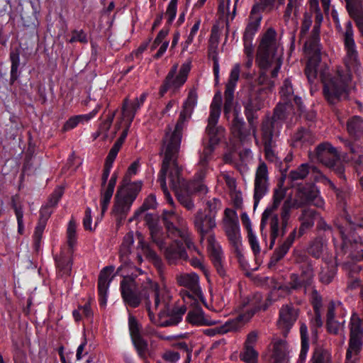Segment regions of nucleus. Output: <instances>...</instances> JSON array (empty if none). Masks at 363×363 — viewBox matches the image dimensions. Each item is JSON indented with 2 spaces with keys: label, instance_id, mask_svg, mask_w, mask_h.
I'll use <instances>...</instances> for the list:
<instances>
[{
  "label": "nucleus",
  "instance_id": "obj_17",
  "mask_svg": "<svg viewBox=\"0 0 363 363\" xmlns=\"http://www.w3.org/2000/svg\"><path fill=\"white\" fill-rule=\"evenodd\" d=\"M151 293L153 294L155 310L159 309L160 306L162 307L159 312L160 319H162L164 315L168 314L169 308L172 307L171 305L172 297L166 288H161L158 283L152 280L149 287V295Z\"/></svg>",
  "mask_w": 363,
  "mask_h": 363
},
{
  "label": "nucleus",
  "instance_id": "obj_18",
  "mask_svg": "<svg viewBox=\"0 0 363 363\" xmlns=\"http://www.w3.org/2000/svg\"><path fill=\"white\" fill-rule=\"evenodd\" d=\"M268 169L264 162H261L256 171L254 189V208L255 209L261 200L268 192Z\"/></svg>",
  "mask_w": 363,
  "mask_h": 363
},
{
  "label": "nucleus",
  "instance_id": "obj_32",
  "mask_svg": "<svg viewBox=\"0 0 363 363\" xmlns=\"http://www.w3.org/2000/svg\"><path fill=\"white\" fill-rule=\"evenodd\" d=\"M186 307H171L168 314L164 315L163 318L168 317L169 318L164 320L159 318L157 325L160 327H169L177 325L181 322L183 315L186 313Z\"/></svg>",
  "mask_w": 363,
  "mask_h": 363
},
{
  "label": "nucleus",
  "instance_id": "obj_12",
  "mask_svg": "<svg viewBox=\"0 0 363 363\" xmlns=\"http://www.w3.org/2000/svg\"><path fill=\"white\" fill-rule=\"evenodd\" d=\"M140 191V185L133 184L128 188L125 196L121 197V191L116 192L113 212L116 216L117 225H121L123 220L125 219L132 203L135 200Z\"/></svg>",
  "mask_w": 363,
  "mask_h": 363
},
{
  "label": "nucleus",
  "instance_id": "obj_13",
  "mask_svg": "<svg viewBox=\"0 0 363 363\" xmlns=\"http://www.w3.org/2000/svg\"><path fill=\"white\" fill-rule=\"evenodd\" d=\"M350 340L349 346L347 350L346 356L357 357L362 349L363 345V329L362 321L358 315L352 314L350 323Z\"/></svg>",
  "mask_w": 363,
  "mask_h": 363
},
{
  "label": "nucleus",
  "instance_id": "obj_33",
  "mask_svg": "<svg viewBox=\"0 0 363 363\" xmlns=\"http://www.w3.org/2000/svg\"><path fill=\"white\" fill-rule=\"evenodd\" d=\"M222 104V96L220 91H218L214 95L213 101L211 105L210 115L208 118V130H211L212 127H219L217 125L220 115V108Z\"/></svg>",
  "mask_w": 363,
  "mask_h": 363
},
{
  "label": "nucleus",
  "instance_id": "obj_38",
  "mask_svg": "<svg viewBox=\"0 0 363 363\" xmlns=\"http://www.w3.org/2000/svg\"><path fill=\"white\" fill-rule=\"evenodd\" d=\"M142 105L138 103V100L134 99L133 102H129L128 99H125L123 104L122 112L123 116L126 118L128 125H130L134 119L137 111Z\"/></svg>",
  "mask_w": 363,
  "mask_h": 363
},
{
  "label": "nucleus",
  "instance_id": "obj_30",
  "mask_svg": "<svg viewBox=\"0 0 363 363\" xmlns=\"http://www.w3.org/2000/svg\"><path fill=\"white\" fill-rule=\"evenodd\" d=\"M214 236L211 235L208 240L211 244L209 255L211 260L216 268L217 273L221 277L226 276V272L223 264V252L219 247H216L212 242L214 241Z\"/></svg>",
  "mask_w": 363,
  "mask_h": 363
},
{
  "label": "nucleus",
  "instance_id": "obj_40",
  "mask_svg": "<svg viewBox=\"0 0 363 363\" xmlns=\"http://www.w3.org/2000/svg\"><path fill=\"white\" fill-rule=\"evenodd\" d=\"M177 283L196 293L199 289V276L196 274H184L177 277Z\"/></svg>",
  "mask_w": 363,
  "mask_h": 363
},
{
  "label": "nucleus",
  "instance_id": "obj_4",
  "mask_svg": "<svg viewBox=\"0 0 363 363\" xmlns=\"http://www.w3.org/2000/svg\"><path fill=\"white\" fill-rule=\"evenodd\" d=\"M151 279H147L140 285L130 276L124 277L120 284L121 292L124 302L130 307L137 308L142 301L149 299V287Z\"/></svg>",
  "mask_w": 363,
  "mask_h": 363
},
{
  "label": "nucleus",
  "instance_id": "obj_50",
  "mask_svg": "<svg viewBox=\"0 0 363 363\" xmlns=\"http://www.w3.org/2000/svg\"><path fill=\"white\" fill-rule=\"evenodd\" d=\"M132 342L140 357L146 359L149 351L147 341L143 336H139L133 338Z\"/></svg>",
  "mask_w": 363,
  "mask_h": 363
},
{
  "label": "nucleus",
  "instance_id": "obj_20",
  "mask_svg": "<svg viewBox=\"0 0 363 363\" xmlns=\"http://www.w3.org/2000/svg\"><path fill=\"white\" fill-rule=\"evenodd\" d=\"M163 223L166 228L167 233L169 236L180 237L184 239V241L189 250H194L199 253L194 243L187 237H185L184 233L175 225V221L177 220V215L173 211H164L162 215Z\"/></svg>",
  "mask_w": 363,
  "mask_h": 363
},
{
  "label": "nucleus",
  "instance_id": "obj_47",
  "mask_svg": "<svg viewBox=\"0 0 363 363\" xmlns=\"http://www.w3.org/2000/svg\"><path fill=\"white\" fill-rule=\"evenodd\" d=\"M300 333L301 338V349L299 354V359L301 361H304L309 348L308 328L305 323H302L301 325Z\"/></svg>",
  "mask_w": 363,
  "mask_h": 363
},
{
  "label": "nucleus",
  "instance_id": "obj_19",
  "mask_svg": "<svg viewBox=\"0 0 363 363\" xmlns=\"http://www.w3.org/2000/svg\"><path fill=\"white\" fill-rule=\"evenodd\" d=\"M206 133L209 138L206 144L203 143L204 148L200 156L199 162L203 166L206 165L210 160L215 146L220 143L221 138L224 135L225 129L222 126H219L212 127L211 130H208V126L207 125Z\"/></svg>",
  "mask_w": 363,
  "mask_h": 363
},
{
  "label": "nucleus",
  "instance_id": "obj_25",
  "mask_svg": "<svg viewBox=\"0 0 363 363\" xmlns=\"http://www.w3.org/2000/svg\"><path fill=\"white\" fill-rule=\"evenodd\" d=\"M50 208L51 207L45 204L40 211V218L33 234V246L35 250L37 252L40 250L42 235L45 228L47 221L52 213Z\"/></svg>",
  "mask_w": 363,
  "mask_h": 363
},
{
  "label": "nucleus",
  "instance_id": "obj_24",
  "mask_svg": "<svg viewBox=\"0 0 363 363\" xmlns=\"http://www.w3.org/2000/svg\"><path fill=\"white\" fill-rule=\"evenodd\" d=\"M315 155L318 160L327 167L340 159L336 149L329 143L319 144L315 148Z\"/></svg>",
  "mask_w": 363,
  "mask_h": 363
},
{
  "label": "nucleus",
  "instance_id": "obj_44",
  "mask_svg": "<svg viewBox=\"0 0 363 363\" xmlns=\"http://www.w3.org/2000/svg\"><path fill=\"white\" fill-rule=\"evenodd\" d=\"M289 281L287 284L281 286L279 289H281L287 293H291L292 291H297L301 288H304L305 292L308 286L301 280L298 274L293 273L290 275Z\"/></svg>",
  "mask_w": 363,
  "mask_h": 363
},
{
  "label": "nucleus",
  "instance_id": "obj_5",
  "mask_svg": "<svg viewBox=\"0 0 363 363\" xmlns=\"http://www.w3.org/2000/svg\"><path fill=\"white\" fill-rule=\"evenodd\" d=\"M331 16L335 24L338 33L342 34L344 47L346 50V55L345 57V66L348 68H354L359 64V60L354 39L352 23L350 21H348L345 24V29L343 30L340 25L337 12L333 10Z\"/></svg>",
  "mask_w": 363,
  "mask_h": 363
},
{
  "label": "nucleus",
  "instance_id": "obj_11",
  "mask_svg": "<svg viewBox=\"0 0 363 363\" xmlns=\"http://www.w3.org/2000/svg\"><path fill=\"white\" fill-rule=\"evenodd\" d=\"M191 115L186 111H182L174 128L172 129L169 125L167 126L162 140V148H167L168 151L172 149L174 151L180 150L184 123L187 118H190Z\"/></svg>",
  "mask_w": 363,
  "mask_h": 363
},
{
  "label": "nucleus",
  "instance_id": "obj_52",
  "mask_svg": "<svg viewBox=\"0 0 363 363\" xmlns=\"http://www.w3.org/2000/svg\"><path fill=\"white\" fill-rule=\"evenodd\" d=\"M140 244L142 245V248L145 253L147 258L151 261L157 269H160L162 266L161 258L154 250L150 249L148 245H146L143 242H140Z\"/></svg>",
  "mask_w": 363,
  "mask_h": 363
},
{
  "label": "nucleus",
  "instance_id": "obj_16",
  "mask_svg": "<svg viewBox=\"0 0 363 363\" xmlns=\"http://www.w3.org/2000/svg\"><path fill=\"white\" fill-rule=\"evenodd\" d=\"M260 309L261 306H255L246 313L239 315L235 318L228 320L224 325L214 328L206 329L203 333L208 336H214L216 334H225L230 331L237 330Z\"/></svg>",
  "mask_w": 363,
  "mask_h": 363
},
{
  "label": "nucleus",
  "instance_id": "obj_29",
  "mask_svg": "<svg viewBox=\"0 0 363 363\" xmlns=\"http://www.w3.org/2000/svg\"><path fill=\"white\" fill-rule=\"evenodd\" d=\"M296 236V228H294L287 236L285 240L275 249L272 256L270 258L269 264L270 266L276 265V264L285 256L292 245L293 242H294Z\"/></svg>",
  "mask_w": 363,
  "mask_h": 363
},
{
  "label": "nucleus",
  "instance_id": "obj_26",
  "mask_svg": "<svg viewBox=\"0 0 363 363\" xmlns=\"http://www.w3.org/2000/svg\"><path fill=\"white\" fill-rule=\"evenodd\" d=\"M113 266L105 267L101 272L98 278L99 301L101 306L106 304V294L111 280H108L109 275L114 271Z\"/></svg>",
  "mask_w": 363,
  "mask_h": 363
},
{
  "label": "nucleus",
  "instance_id": "obj_60",
  "mask_svg": "<svg viewBox=\"0 0 363 363\" xmlns=\"http://www.w3.org/2000/svg\"><path fill=\"white\" fill-rule=\"evenodd\" d=\"M323 243L320 239L316 238L311 242L308 252L312 257L318 259L320 257L323 253Z\"/></svg>",
  "mask_w": 363,
  "mask_h": 363
},
{
  "label": "nucleus",
  "instance_id": "obj_63",
  "mask_svg": "<svg viewBox=\"0 0 363 363\" xmlns=\"http://www.w3.org/2000/svg\"><path fill=\"white\" fill-rule=\"evenodd\" d=\"M240 72V64H235L230 72V77L225 85V88L235 89L236 83L239 79Z\"/></svg>",
  "mask_w": 363,
  "mask_h": 363
},
{
  "label": "nucleus",
  "instance_id": "obj_28",
  "mask_svg": "<svg viewBox=\"0 0 363 363\" xmlns=\"http://www.w3.org/2000/svg\"><path fill=\"white\" fill-rule=\"evenodd\" d=\"M296 236V228H294L287 236L285 240L275 249L272 256L270 258L269 264L270 266L276 265V264L285 256L292 245L293 242H294Z\"/></svg>",
  "mask_w": 363,
  "mask_h": 363
},
{
  "label": "nucleus",
  "instance_id": "obj_27",
  "mask_svg": "<svg viewBox=\"0 0 363 363\" xmlns=\"http://www.w3.org/2000/svg\"><path fill=\"white\" fill-rule=\"evenodd\" d=\"M256 127V123L253 128L250 127L248 123L247 126L242 118L238 117V113H235V117L232 122L231 132L235 138H238L240 142L245 141L247 137L250 135L251 130L253 131Z\"/></svg>",
  "mask_w": 363,
  "mask_h": 363
},
{
  "label": "nucleus",
  "instance_id": "obj_42",
  "mask_svg": "<svg viewBox=\"0 0 363 363\" xmlns=\"http://www.w3.org/2000/svg\"><path fill=\"white\" fill-rule=\"evenodd\" d=\"M286 357V342L279 340L274 343L272 357L274 363H285Z\"/></svg>",
  "mask_w": 363,
  "mask_h": 363
},
{
  "label": "nucleus",
  "instance_id": "obj_36",
  "mask_svg": "<svg viewBox=\"0 0 363 363\" xmlns=\"http://www.w3.org/2000/svg\"><path fill=\"white\" fill-rule=\"evenodd\" d=\"M349 134L354 138L363 136V118L358 116L350 118L347 123Z\"/></svg>",
  "mask_w": 363,
  "mask_h": 363
},
{
  "label": "nucleus",
  "instance_id": "obj_10",
  "mask_svg": "<svg viewBox=\"0 0 363 363\" xmlns=\"http://www.w3.org/2000/svg\"><path fill=\"white\" fill-rule=\"evenodd\" d=\"M277 33L274 29H267L262 36L257 50V61L262 69L270 67L274 58Z\"/></svg>",
  "mask_w": 363,
  "mask_h": 363
},
{
  "label": "nucleus",
  "instance_id": "obj_34",
  "mask_svg": "<svg viewBox=\"0 0 363 363\" xmlns=\"http://www.w3.org/2000/svg\"><path fill=\"white\" fill-rule=\"evenodd\" d=\"M225 232L233 248L241 246L239 223L230 220L229 223L225 224Z\"/></svg>",
  "mask_w": 363,
  "mask_h": 363
},
{
  "label": "nucleus",
  "instance_id": "obj_14",
  "mask_svg": "<svg viewBox=\"0 0 363 363\" xmlns=\"http://www.w3.org/2000/svg\"><path fill=\"white\" fill-rule=\"evenodd\" d=\"M190 69V63H184L181 66L179 74L175 77L177 72V65H173L160 88L159 94L160 96H163L167 90L172 87L175 89L181 87L186 82Z\"/></svg>",
  "mask_w": 363,
  "mask_h": 363
},
{
  "label": "nucleus",
  "instance_id": "obj_46",
  "mask_svg": "<svg viewBox=\"0 0 363 363\" xmlns=\"http://www.w3.org/2000/svg\"><path fill=\"white\" fill-rule=\"evenodd\" d=\"M156 206H157V202H156V196L154 194H150L144 201L143 203L142 204V206L134 213V215L133 217H131L129 220H128V222L129 223H131L133 222V220H135L138 219V218L139 217V216L149 210V209H154L156 208Z\"/></svg>",
  "mask_w": 363,
  "mask_h": 363
},
{
  "label": "nucleus",
  "instance_id": "obj_41",
  "mask_svg": "<svg viewBox=\"0 0 363 363\" xmlns=\"http://www.w3.org/2000/svg\"><path fill=\"white\" fill-rule=\"evenodd\" d=\"M345 8L350 16L354 21L363 17V6L362 0H345Z\"/></svg>",
  "mask_w": 363,
  "mask_h": 363
},
{
  "label": "nucleus",
  "instance_id": "obj_56",
  "mask_svg": "<svg viewBox=\"0 0 363 363\" xmlns=\"http://www.w3.org/2000/svg\"><path fill=\"white\" fill-rule=\"evenodd\" d=\"M197 93L196 89H193L189 92L188 97L183 104L182 111H186L191 114L194 106L197 103Z\"/></svg>",
  "mask_w": 363,
  "mask_h": 363
},
{
  "label": "nucleus",
  "instance_id": "obj_58",
  "mask_svg": "<svg viewBox=\"0 0 363 363\" xmlns=\"http://www.w3.org/2000/svg\"><path fill=\"white\" fill-rule=\"evenodd\" d=\"M309 173V165L306 163L301 164L297 169L293 170L289 174L291 181L303 179Z\"/></svg>",
  "mask_w": 363,
  "mask_h": 363
},
{
  "label": "nucleus",
  "instance_id": "obj_3",
  "mask_svg": "<svg viewBox=\"0 0 363 363\" xmlns=\"http://www.w3.org/2000/svg\"><path fill=\"white\" fill-rule=\"evenodd\" d=\"M179 150H170L168 151L167 148H161L160 155H164V159L162 163V167L160 171V176L158 181L162 184V179L164 178V181L166 182V177L167 172L169 169L170 164H172V168L170 169L169 173V178L170 179V185L173 191L178 190L186 185L189 182H186L185 179L182 177L181 173L182 169L179 166L177 159L179 156Z\"/></svg>",
  "mask_w": 363,
  "mask_h": 363
},
{
  "label": "nucleus",
  "instance_id": "obj_15",
  "mask_svg": "<svg viewBox=\"0 0 363 363\" xmlns=\"http://www.w3.org/2000/svg\"><path fill=\"white\" fill-rule=\"evenodd\" d=\"M207 192V186L199 182H190L185 187L174 191L179 203L188 211H192L194 208L195 206L191 198L194 194H206Z\"/></svg>",
  "mask_w": 363,
  "mask_h": 363
},
{
  "label": "nucleus",
  "instance_id": "obj_54",
  "mask_svg": "<svg viewBox=\"0 0 363 363\" xmlns=\"http://www.w3.org/2000/svg\"><path fill=\"white\" fill-rule=\"evenodd\" d=\"M234 91L235 89H231L230 88H225L224 92V106H223V112L225 115L229 114L233 108L234 106Z\"/></svg>",
  "mask_w": 363,
  "mask_h": 363
},
{
  "label": "nucleus",
  "instance_id": "obj_45",
  "mask_svg": "<svg viewBox=\"0 0 363 363\" xmlns=\"http://www.w3.org/2000/svg\"><path fill=\"white\" fill-rule=\"evenodd\" d=\"M250 18L253 20L247 24L243 35V39L252 40L255 34L259 27L262 20L261 14H250Z\"/></svg>",
  "mask_w": 363,
  "mask_h": 363
},
{
  "label": "nucleus",
  "instance_id": "obj_43",
  "mask_svg": "<svg viewBox=\"0 0 363 363\" xmlns=\"http://www.w3.org/2000/svg\"><path fill=\"white\" fill-rule=\"evenodd\" d=\"M11 62L10 84H13L18 78V70L20 65V50L15 48L10 52Z\"/></svg>",
  "mask_w": 363,
  "mask_h": 363
},
{
  "label": "nucleus",
  "instance_id": "obj_22",
  "mask_svg": "<svg viewBox=\"0 0 363 363\" xmlns=\"http://www.w3.org/2000/svg\"><path fill=\"white\" fill-rule=\"evenodd\" d=\"M194 224L201 236V241L204 239L205 235L211 233L216 226V218L206 214L201 209L195 214Z\"/></svg>",
  "mask_w": 363,
  "mask_h": 363
},
{
  "label": "nucleus",
  "instance_id": "obj_35",
  "mask_svg": "<svg viewBox=\"0 0 363 363\" xmlns=\"http://www.w3.org/2000/svg\"><path fill=\"white\" fill-rule=\"evenodd\" d=\"M186 319L190 323L198 325H213L218 323L217 321L207 319L204 316V313L201 308H196L195 310L190 311L188 313Z\"/></svg>",
  "mask_w": 363,
  "mask_h": 363
},
{
  "label": "nucleus",
  "instance_id": "obj_6",
  "mask_svg": "<svg viewBox=\"0 0 363 363\" xmlns=\"http://www.w3.org/2000/svg\"><path fill=\"white\" fill-rule=\"evenodd\" d=\"M291 212L290 201H284L280 214L278 215L274 212L268 218V220L269 219V249L273 248L278 238H282L285 235L290 223Z\"/></svg>",
  "mask_w": 363,
  "mask_h": 363
},
{
  "label": "nucleus",
  "instance_id": "obj_9",
  "mask_svg": "<svg viewBox=\"0 0 363 363\" xmlns=\"http://www.w3.org/2000/svg\"><path fill=\"white\" fill-rule=\"evenodd\" d=\"M265 90V88L255 89L251 86L247 98L242 101L245 117L252 128L257 123V112L264 107V96L263 93Z\"/></svg>",
  "mask_w": 363,
  "mask_h": 363
},
{
  "label": "nucleus",
  "instance_id": "obj_8",
  "mask_svg": "<svg viewBox=\"0 0 363 363\" xmlns=\"http://www.w3.org/2000/svg\"><path fill=\"white\" fill-rule=\"evenodd\" d=\"M292 102L278 103L273 110L272 116H267L262 122L261 132L278 135L283 123L287 119L292 108Z\"/></svg>",
  "mask_w": 363,
  "mask_h": 363
},
{
  "label": "nucleus",
  "instance_id": "obj_7",
  "mask_svg": "<svg viewBox=\"0 0 363 363\" xmlns=\"http://www.w3.org/2000/svg\"><path fill=\"white\" fill-rule=\"evenodd\" d=\"M284 201H290L291 210L308 205L322 208L324 205V201L319 195L317 186L313 183L298 185L296 199H293L291 196H289Z\"/></svg>",
  "mask_w": 363,
  "mask_h": 363
},
{
  "label": "nucleus",
  "instance_id": "obj_31",
  "mask_svg": "<svg viewBox=\"0 0 363 363\" xmlns=\"http://www.w3.org/2000/svg\"><path fill=\"white\" fill-rule=\"evenodd\" d=\"M318 213L312 208H306L301 211V214L298 218L301 225L298 229V236H302L306 230L311 228L314 225V222Z\"/></svg>",
  "mask_w": 363,
  "mask_h": 363
},
{
  "label": "nucleus",
  "instance_id": "obj_49",
  "mask_svg": "<svg viewBox=\"0 0 363 363\" xmlns=\"http://www.w3.org/2000/svg\"><path fill=\"white\" fill-rule=\"evenodd\" d=\"M301 272L299 275V278L301 280L308 286H311L313 277H314V272L313 268L311 263L308 262L301 265Z\"/></svg>",
  "mask_w": 363,
  "mask_h": 363
},
{
  "label": "nucleus",
  "instance_id": "obj_37",
  "mask_svg": "<svg viewBox=\"0 0 363 363\" xmlns=\"http://www.w3.org/2000/svg\"><path fill=\"white\" fill-rule=\"evenodd\" d=\"M315 137L309 130L300 128L293 136L294 146L302 145L303 144H311L314 143Z\"/></svg>",
  "mask_w": 363,
  "mask_h": 363
},
{
  "label": "nucleus",
  "instance_id": "obj_55",
  "mask_svg": "<svg viewBox=\"0 0 363 363\" xmlns=\"http://www.w3.org/2000/svg\"><path fill=\"white\" fill-rule=\"evenodd\" d=\"M206 208L203 212H205L206 214L213 216L216 218L218 211L220 208L221 202L220 199L216 198H213L209 199L206 203Z\"/></svg>",
  "mask_w": 363,
  "mask_h": 363
},
{
  "label": "nucleus",
  "instance_id": "obj_53",
  "mask_svg": "<svg viewBox=\"0 0 363 363\" xmlns=\"http://www.w3.org/2000/svg\"><path fill=\"white\" fill-rule=\"evenodd\" d=\"M280 94L283 101L291 102V98L294 96V89L289 79H284L281 87Z\"/></svg>",
  "mask_w": 363,
  "mask_h": 363
},
{
  "label": "nucleus",
  "instance_id": "obj_21",
  "mask_svg": "<svg viewBox=\"0 0 363 363\" xmlns=\"http://www.w3.org/2000/svg\"><path fill=\"white\" fill-rule=\"evenodd\" d=\"M298 316V309L292 306H283L279 311V318L277 325L282 330L284 336H286L289 330L296 321Z\"/></svg>",
  "mask_w": 363,
  "mask_h": 363
},
{
  "label": "nucleus",
  "instance_id": "obj_2",
  "mask_svg": "<svg viewBox=\"0 0 363 363\" xmlns=\"http://www.w3.org/2000/svg\"><path fill=\"white\" fill-rule=\"evenodd\" d=\"M144 220L150 230L152 241L155 243L160 249L165 248L164 255L169 263H174L179 259L186 260L188 258L187 253L182 241L175 240L169 246L165 247L163 228L159 223L160 220L158 215L146 213Z\"/></svg>",
  "mask_w": 363,
  "mask_h": 363
},
{
  "label": "nucleus",
  "instance_id": "obj_48",
  "mask_svg": "<svg viewBox=\"0 0 363 363\" xmlns=\"http://www.w3.org/2000/svg\"><path fill=\"white\" fill-rule=\"evenodd\" d=\"M320 37L310 35L308 40L304 44V48L310 56L318 55L320 58Z\"/></svg>",
  "mask_w": 363,
  "mask_h": 363
},
{
  "label": "nucleus",
  "instance_id": "obj_59",
  "mask_svg": "<svg viewBox=\"0 0 363 363\" xmlns=\"http://www.w3.org/2000/svg\"><path fill=\"white\" fill-rule=\"evenodd\" d=\"M336 274V269L333 267L323 269L319 274V280L324 284H329Z\"/></svg>",
  "mask_w": 363,
  "mask_h": 363
},
{
  "label": "nucleus",
  "instance_id": "obj_51",
  "mask_svg": "<svg viewBox=\"0 0 363 363\" xmlns=\"http://www.w3.org/2000/svg\"><path fill=\"white\" fill-rule=\"evenodd\" d=\"M311 362L312 363H331V355L328 350L317 347L314 350Z\"/></svg>",
  "mask_w": 363,
  "mask_h": 363
},
{
  "label": "nucleus",
  "instance_id": "obj_1",
  "mask_svg": "<svg viewBox=\"0 0 363 363\" xmlns=\"http://www.w3.org/2000/svg\"><path fill=\"white\" fill-rule=\"evenodd\" d=\"M320 58L318 56H310L305 68V74L310 83H313L320 77L323 84V94L325 99L330 105L340 102L342 98H346L349 94V83L352 80L350 69L347 67L345 70L337 69L334 74L330 72L325 65H320Z\"/></svg>",
  "mask_w": 363,
  "mask_h": 363
},
{
  "label": "nucleus",
  "instance_id": "obj_39",
  "mask_svg": "<svg viewBox=\"0 0 363 363\" xmlns=\"http://www.w3.org/2000/svg\"><path fill=\"white\" fill-rule=\"evenodd\" d=\"M261 133L266 158L269 160L273 161L274 157L273 148L275 146V140L274 138L277 135L265 132H261Z\"/></svg>",
  "mask_w": 363,
  "mask_h": 363
},
{
  "label": "nucleus",
  "instance_id": "obj_61",
  "mask_svg": "<svg viewBox=\"0 0 363 363\" xmlns=\"http://www.w3.org/2000/svg\"><path fill=\"white\" fill-rule=\"evenodd\" d=\"M240 359L247 363H256L257 361L258 353L253 347L245 346V351L240 354Z\"/></svg>",
  "mask_w": 363,
  "mask_h": 363
},
{
  "label": "nucleus",
  "instance_id": "obj_64",
  "mask_svg": "<svg viewBox=\"0 0 363 363\" xmlns=\"http://www.w3.org/2000/svg\"><path fill=\"white\" fill-rule=\"evenodd\" d=\"M314 317L311 321V330L313 339L317 340L318 333V329L322 327L323 321L320 312H314Z\"/></svg>",
  "mask_w": 363,
  "mask_h": 363
},
{
  "label": "nucleus",
  "instance_id": "obj_62",
  "mask_svg": "<svg viewBox=\"0 0 363 363\" xmlns=\"http://www.w3.org/2000/svg\"><path fill=\"white\" fill-rule=\"evenodd\" d=\"M55 262L57 267L62 273V274H69L72 265L70 259L65 257H60L59 258L55 259Z\"/></svg>",
  "mask_w": 363,
  "mask_h": 363
},
{
  "label": "nucleus",
  "instance_id": "obj_23",
  "mask_svg": "<svg viewBox=\"0 0 363 363\" xmlns=\"http://www.w3.org/2000/svg\"><path fill=\"white\" fill-rule=\"evenodd\" d=\"M286 189L283 187V182L280 181L278 183L277 188L274 191L272 204L267 207L262 214L260 223V229L262 231L265 228L270 215L275 212L279 208L281 202L286 196Z\"/></svg>",
  "mask_w": 363,
  "mask_h": 363
},
{
  "label": "nucleus",
  "instance_id": "obj_57",
  "mask_svg": "<svg viewBox=\"0 0 363 363\" xmlns=\"http://www.w3.org/2000/svg\"><path fill=\"white\" fill-rule=\"evenodd\" d=\"M275 0H259V3L255 4L251 10V15L260 14L266 9L272 10Z\"/></svg>",
  "mask_w": 363,
  "mask_h": 363
}]
</instances>
